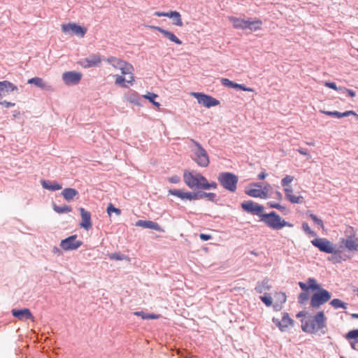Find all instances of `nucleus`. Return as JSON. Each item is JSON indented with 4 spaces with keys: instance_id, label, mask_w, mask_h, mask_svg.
Listing matches in <instances>:
<instances>
[{
    "instance_id": "obj_27",
    "label": "nucleus",
    "mask_w": 358,
    "mask_h": 358,
    "mask_svg": "<svg viewBox=\"0 0 358 358\" xmlns=\"http://www.w3.org/2000/svg\"><path fill=\"white\" fill-rule=\"evenodd\" d=\"M62 196L66 201L72 200L78 194V192L73 188H66L62 192Z\"/></svg>"
},
{
    "instance_id": "obj_42",
    "label": "nucleus",
    "mask_w": 358,
    "mask_h": 358,
    "mask_svg": "<svg viewBox=\"0 0 358 358\" xmlns=\"http://www.w3.org/2000/svg\"><path fill=\"white\" fill-rule=\"evenodd\" d=\"M308 291H304L301 293L298 297V301L301 304H305L308 300L309 299V294L307 292Z\"/></svg>"
},
{
    "instance_id": "obj_57",
    "label": "nucleus",
    "mask_w": 358,
    "mask_h": 358,
    "mask_svg": "<svg viewBox=\"0 0 358 358\" xmlns=\"http://www.w3.org/2000/svg\"><path fill=\"white\" fill-rule=\"evenodd\" d=\"M176 11H170L168 13H166L165 17H168L169 18H173L174 15H176Z\"/></svg>"
},
{
    "instance_id": "obj_64",
    "label": "nucleus",
    "mask_w": 358,
    "mask_h": 358,
    "mask_svg": "<svg viewBox=\"0 0 358 358\" xmlns=\"http://www.w3.org/2000/svg\"><path fill=\"white\" fill-rule=\"evenodd\" d=\"M357 51H358V49H357Z\"/></svg>"
},
{
    "instance_id": "obj_10",
    "label": "nucleus",
    "mask_w": 358,
    "mask_h": 358,
    "mask_svg": "<svg viewBox=\"0 0 358 358\" xmlns=\"http://www.w3.org/2000/svg\"><path fill=\"white\" fill-rule=\"evenodd\" d=\"M190 94L196 98L199 104L206 108H210L220 104V101L211 96L201 92H191Z\"/></svg>"
},
{
    "instance_id": "obj_9",
    "label": "nucleus",
    "mask_w": 358,
    "mask_h": 358,
    "mask_svg": "<svg viewBox=\"0 0 358 358\" xmlns=\"http://www.w3.org/2000/svg\"><path fill=\"white\" fill-rule=\"evenodd\" d=\"M311 243L317 248L321 252L328 254L335 252L334 245L328 239L324 238H316L311 241Z\"/></svg>"
},
{
    "instance_id": "obj_48",
    "label": "nucleus",
    "mask_w": 358,
    "mask_h": 358,
    "mask_svg": "<svg viewBox=\"0 0 358 358\" xmlns=\"http://www.w3.org/2000/svg\"><path fill=\"white\" fill-rule=\"evenodd\" d=\"M326 87H328L332 90H336V91H341L343 90V87H338L335 83L331 82H326L324 83Z\"/></svg>"
},
{
    "instance_id": "obj_53",
    "label": "nucleus",
    "mask_w": 358,
    "mask_h": 358,
    "mask_svg": "<svg viewBox=\"0 0 358 358\" xmlns=\"http://www.w3.org/2000/svg\"><path fill=\"white\" fill-rule=\"evenodd\" d=\"M203 196L208 197L209 199H213L215 197V194H213V193H209V194L203 193L202 194H199V198H201Z\"/></svg>"
},
{
    "instance_id": "obj_23",
    "label": "nucleus",
    "mask_w": 358,
    "mask_h": 358,
    "mask_svg": "<svg viewBox=\"0 0 358 358\" xmlns=\"http://www.w3.org/2000/svg\"><path fill=\"white\" fill-rule=\"evenodd\" d=\"M135 225L139 227L154 229L158 231H163V229L157 222L150 220H139L136 222Z\"/></svg>"
},
{
    "instance_id": "obj_35",
    "label": "nucleus",
    "mask_w": 358,
    "mask_h": 358,
    "mask_svg": "<svg viewBox=\"0 0 358 358\" xmlns=\"http://www.w3.org/2000/svg\"><path fill=\"white\" fill-rule=\"evenodd\" d=\"M53 209L57 213H69L72 211L71 207L64 205L63 206H58L57 205H53Z\"/></svg>"
},
{
    "instance_id": "obj_13",
    "label": "nucleus",
    "mask_w": 358,
    "mask_h": 358,
    "mask_svg": "<svg viewBox=\"0 0 358 358\" xmlns=\"http://www.w3.org/2000/svg\"><path fill=\"white\" fill-rule=\"evenodd\" d=\"M241 207L245 212L259 215V217L263 214L264 207L252 201L242 203Z\"/></svg>"
},
{
    "instance_id": "obj_44",
    "label": "nucleus",
    "mask_w": 358,
    "mask_h": 358,
    "mask_svg": "<svg viewBox=\"0 0 358 358\" xmlns=\"http://www.w3.org/2000/svg\"><path fill=\"white\" fill-rule=\"evenodd\" d=\"M107 213L110 216L113 213H115L117 215H120L121 214V210L119 208H115L113 204L110 203L107 208Z\"/></svg>"
},
{
    "instance_id": "obj_51",
    "label": "nucleus",
    "mask_w": 358,
    "mask_h": 358,
    "mask_svg": "<svg viewBox=\"0 0 358 358\" xmlns=\"http://www.w3.org/2000/svg\"><path fill=\"white\" fill-rule=\"evenodd\" d=\"M341 91L347 92L348 94V95L351 97H355L356 96L355 92H354L353 90H352L350 89L343 87V90H341Z\"/></svg>"
},
{
    "instance_id": "obj_20",
    "label": "nucleus",
    "mask_w": 358,
    "mask_h": 358,
    "mask_svg": "<svg viewBox=\"0 0 358 358\" xmlns=\"http://www.w3.org/2000/svg\"><path fill=\"white\" fill-rule=\"evenodd\" d=\"M147 27H148L151 29L157 30L158 31L162 33L166 38H167L169 41H171L178 45L182 44V41L173 33H172L168 30L164 29L163 28H162L160 27H157V26L150 25V26H147Z\"/></svg>"
},
{
    "instance_id": "obj_1",
    "label": "nucleus",
    "mask_w": 358,
    "mask_h": 358,
    "mask_svg": "<svg viewBox=\"0 0 358 358\" xmlns=\"http://www.w3.org/2000/svg\"><path fill=\"white\" fill-rule=\"evenodd\" d=\"M299 285L303 291L316 290L310 298V306L314 308H318L322 305L329 301L331 297V294L326 289L321 288L317 280L310 278L306 283L299 282Z\"/></svg>"
},
{
    "instance_id": "obj_4",
    "label": "nucleus",
    "mask_w": 358,
    "mask_h": 358,
    "mask_svg": "<svg viewBox=\"0 0 358 358\" xmlns=\"http://www.w3.org/2000/svg\"><path fill=\"white\" fill-rule=\"evenodd\" d=\"M260 220L264 222L268 227L275 230H279L285 227H293L292 224L286 222L275 211L269 213H263L260 215Z\"/></svg>"
},
{
    "instance_id": "obj_60",
    "label": "nucleus",
    "mask_w": 358,
    "mask_h": 358,
    "mask_svg": "<svg viewBox=\"0 0 358 358\" xmlns=\"http://www.w3.org/2000/svg\"><path fill=\"white\" fill-rule=\"evenodd\" d=\"M301 155H308V153L307 152L306 150H303V149H299L297 150Z\"/></svg>"
},
{
    "instance_id": "obj_30",
    "label": "nucleus",
    "mask_w": 358,
    "mask_h": 358,
    "mask_svg": "<svg viewBox=\"0 0 358 358\" xmlns=\"http://www.w3.org/2000/svg\"><path fill=\"white\" fill-rule=\"evenodd\" d=\"M332 254L333 255L329 257V260L332 262L334 264L341 263L342 261H345L350 258L346 255L343 257L336 249L335 252Z\"/></svg>"
},
{
    "instance_id": "obj_56",
    "label": "nucleus",
    "mask_w": 358,
    "mask_h": 358,
    "mask_svg": "<svg viewBox=\"0 0 358 358\" xmlns=\"http://www.w3.org/2000/svg\"><path fill=\"white\" fill-rule=\"evenodd\" d=\"M274 195L275 198L278 201H281L282 199V194L279 191L275 192Z\"/></svg>"
},
{
    "instance_id": "obj_46",
    "label": "nucleus",
    "mask_w": 358,
    "mask_h": 358,
    "mask_svg": "<svg viewBox=\"0 0 358 358\" xmlns=\"http://www.w3.org/2000/svg\"><path fill=\"white\" fill-rule=\"evenodd\" d=\"M309 217L315 224L320 225L322 229L324 228V223L321 219L318 218L313 213H310Z\"/></svg>"
},
{
    "instance_id": "obj_21",
    "label": "nucleus",
    "mask_w": 358,
    "mask_h": 358,
    "mask_svg": "<svg viewBox=\"0 0 358 358\" xmlns=\"http://www.w3.org/2000/svg\"><path fill=\"white\" fill-rule=\"evenodd\" d=\"M101 62V58L99 55L93 54L85 58L81 62V64L85 68H91L98 66Z\"/></svg>"
},
{
    "instance_id": "obj_47",
    "label": "nucleus",
    "mask_w": 358,
    "mask_h": 358,
    "mask_svg": "<svg viewBox=\"0 0 358 358\" xmlns=\"http://www.w3.org/2000/svg\"><path fill=\"white\" fill-rule=\"evenodd\" d=\"M302 229L303 230L308 234L311 235L312 236H315V233L310 229L308 224L307 222H303L302 224Z\"/></svg>"
},
{
    "instance_id": "obj_31",
    "label": "nucleus",
    "mask_w": 358,
    "mask_h": 358,
    "mask_svg": "<svg viewBox=\"0 0 358 358\" xmlns=\"http://www.w3.org/2000/svg\"><path fill=\"white\" fill-rule=\"evenodd\" d=\"M262 22L260 20H256L254 21L248 20L246 24V29H249L251 31H257L261 29Z\"/></svg>"
},
{
    "instance_id": "obj_19",
    "label": "nucleus",
    "mask_w": 358,
    "mask_h": 358,
    "mask_svg": "<svg viewBox=\"0 0 358 358\" xmlns=\"http://www.w3.org/2000/svg\"><path fill=\"white\" fill-rule=\"evenodd\" d=\"M285 194V197L287 201L292 203H303L304 202V198L301 195H294L293 194V189L291 186L283 189Z\"/></svg>"
},
{
    "instance_id": "obj_14",
    "label": "nucleus",
    "mask_w": 358,
    "mask_h": 358,
    "mask_svg": "<svg viewBox=\"0 0 358 358\" xmlns=\"http://www.w3.org/2000/svg\"><path fill=\"white\" fill-rule=\"evenodd\" d=\"M82 73L76 71H67L62 74V79L67 85H73L79 83L82 78Z\"/></svg>"
},
{
    "instance_id": "obj_11",
    "label": "nucleus",
    "mask_w": 358,
    "mask_h": 358,
    "mask_svg": "<svg viewBox=\"0 0 358 358\" xmlns=\"http://www.w3.org/2000/svg\"><path fill=\"white\" fill-rule=\"evenodd\" d=\"M61 29L65 34H73L80 37H83L87 32L85 27H83L73 22L63 24L61 26Z\"/></svg>"
},
{
    "instance_id": "obj_62",
    "label": "nucleus",
    "mask_w": 358,
    "mask_h": 358,
    "mask_svg": "<svg viewBox=\"0 0 358 358\" xmlns=\"http://www.w3.org/2000/svg\"><path fill=\"white\" fill-rule=\"evenodd\" d=\"M305 315H306V313L304 312L301 311L299 313H297L296 317H300L304 316Z\"/></svg>"
},
{
    "instance_id": "obj_49",
    "label": "nucleus",
    "mask_w": 358,
    "mask_h": 358,
    "mask_svg": "<svg viewBox=\"0 0 358 358\" xmlns=\"http://www.w3.org/2000/svg\"><path fill=\"white\" fill-rule=\"evenodd\" d=\"M275 296L278 298V300L281 304L286 301V295L283 292L277 293Z\"/></svg>"
},
{
    "instance_id": "obj_43",
    "label": "nucleus",
    "mask_w": 358,
    "mask_h": 358,
    "mask_svg": "<svg viewBox=\"0 0 358 358\" xmlns=\"http://www.w3.org/2000/svg\"><path fill=\"white\" fill-rule=\"evenodd\" d=\"M176 15L173 16V24L174 25L182 27L183 25L182 20L181 18V15L179 12L176 11Z\"/></svg>"
},
{
    "instance_id": "obj_58",
    "label": "nucleus",
    "mask_w": 358,
    "mask_h": 358,
    "mask_svg": "<svg viewBox=\"0 0 358 358\" xmlns=\"http://www.w3.org/2000/svg\"><path fill=\"white\" fill-rule=\"evenodd\" d=\"M166 13L157 11L155 13V15L157 17H165Z\"/></svg>"
},
{
    "instance_id": "obj_54",
    "label": "nucleus",
    "mask_w": 358,
    "mask_h": 358,
    "mask_svg": "<svg viewBox=\"0 0 358 358\" xmlns=\"http://www.w3.org/2000/svg\"><path fill=\"white\" fill-rule=\"evenodd\" d=\"M267 176V173L264 171H262L257 176V178L259 180H264Z\"/></svg>"
},
{
    "instance_id": "obj_40",
    "label": "nucleus",
    "mask_w": 358,
    "mask_h": 358,
    "mask_svg": "<svg viewBox=\"0 0 358 358\" xmlns=\"http://www.w3.org/2000/svg\"><path fill=\"white\" fill-rule=\"evenodd\" d=\"M136 315L141 316L143 319H158L159 316L155 314H145L143 311L134 313Z\"/></svg>"
},
{
    "instance_id": "obj_45",
    "label": "nucleus",
    "mask_w": 358,
    "mask_h": 358,
    "mask_svg": "<svg viewBox=\"0 0 358 358\" xmlns=\"http://www.w3.org/2000/svg\"><path fill=\"white\" fill-rule=\"evenodd\" d=\"M259 298L266 306L269 307L272 305L273 300L270 295L264 294L263 296H260Z\"/></svg>"
},
{
    "instance_id": "obj_41",
    "label": "nucleus",
    "mask_w": 358,
    "mask_h": 358,
    "mask_svg": "<svg viewBox=\"0 0 358 358\" xmlns=\"http://www.w3.org/2000/svg\"><path fill=\"white\" fill-rule=\"evenodd\" d=\"M294 177L292 176L287 175L281 180V185L284 188L289 187L290 183L294 180Z\"/></svg>"
},
{
    "instance_id": "obj_37",
    "label": "nucleus",
    "mask_w": 358,
    "mask_h": 358,
    "mask_svg": "<svg viewBox=\"0 0 358 358\" xmlns=\"http://www.w3.org/2000/svg\"><path fill=\"white\" fill-rule=\"evenodd\" d=\"M114 77L115 78V85L122 86L123 87H127V85L125 84V83H127V80H129V78H125L122 76L120 75H115Z\"/></svg>"
},
{
    "instance_id": "obj_6",
    "label": "nucleus",
    "mask_w": 358,
    "mask_h": 358,
    "mask_svg": "<svg viewBox=\"0 0 358 358\" xmlns=\"http://www.w3.org/2000/svg\"><path fill=\"white\" fill-rule=\"evenodd\" d=\"M345 237L340 239L341 246L348 251L358 252V236L352 227H347L345 230Z\"/></svg>"
},
{
    "instance_id": "obj_32",
    "label": "nucleus",
    "mask_w": 358,
    "mask_h": 358,
    "mask_svg": "<svg viewBox=\"0 0 358 358\" xmlns=\"http://www.w3.org/2000/svg\"><path fill=\"white\" fill-rule=\"evenodd\" d=\"M142 96L144 99H148L156 107L159 108L160 103L155 101V99L158 97V95L157 94L152 92H148L146 94H143Z\"/></svg>"
},
{
    "instance_id": "obj_7",
    "label": "nucleus",
    "mask_w": 358,
    "mask_h": 358,
    "mask_svg": "<svg viewBox=\"0 0 358 358\" xmlns=\"http://www.w3.org/2000/svg\"><path fill=\"white\" fill-rule=\"evenodd\" d=\"M271 189V186L269 184L262 187L260 182H252L246 187L245 193L251 197L266 199L268 198V192Z\"/></svg>"
},
{
    "instance_id": "obj_17",
    "label": "nucleus",
    "mask_w": 358,
    "mask_h": 358,
    "mask_svg": "<svg viewBox=\"0 0 358 358\" xmlns=\"http://www.w3.org/2000/svg\"><path fill=\"white\" fill-rule=\"evenodd\" d=\"M273 322L275 325L282 331H286L287 329L293 325V320L289 317L288 313H285L282 315L281 320L277 318H273Z\"/></svg>"
},
{
    "instance_id": "obj_52",
    "label": "nucleus",
    "mask_w": 358,
    "mask_h": 358,
    "mask_svg": "<svg viewBox=\"0 0 358 358\" xmlns=\"http://www.w3.org/2000/svg\"><path fill=\"white\" fill-rule=\"evenodd\" d=\"M180 180V178L178 176H173L169 178V181L171 183H178Z\"/></svg>"
},
{
    "instance_id": "obj_2",
    "label": "nucleus",
    "mask_w": 358,
    "mask_h": 358,
    "mask_svg": "<svg viewBox=\"0 0 358 358\" xmlns=\"http://www.w3.org/2000/svg\"><path fill=\"white\" fill-rule=\"evenodd\" d=\"M183 179L185 183L191 189L198 188L209 189L216 187L215 182L208 183L206 178L193 171H185Z\"/></svg>"
},
{
    "instance_id": "obj_3",
    "label": "nucleus",
    "mask_w": 358,
    "mask_h": 358,
    "mask_svg": "<svg viewBox=\"0 0 358 358\" xmlns=\"http://www.w3.org/2000/svg\"><path fill=\"white\" fill-rule=\"evenodd\" d=\"M326 320L324 312H318L311 320L303 322L301 329L305 332L315 334L326 327Z\"/></svg>"
},
{
    "instance_id": "obj_18",
    "label": "nucleus",
    "mask_w": 358,
    "mask_h": 358,
    "mask_svg": "<svg viewBox=\"0 0 358 358\" xmlns=\"http://www.w3.org/2000/svg\"><path fill=\"white\" fill-rule=\"evenodd\" d=\"M169 193L181 199L194 200L199 199V194L192 192H185L180 189H170Z\"/></svg>"
},
{
    "instance_id": "obj_63",
    "label": "nucleus",
    "mask_w": 358,
    "mask_h": 358,
    "mask_svg": "<svg viewBox=\"0 0 358 358\" xmlns=\"http://www.w3.org/2000/svg\"><path fill=\"white\" fill-rule=\"evenodd\" d=\"M352 316H353V317H357V318H358V314H354Z\"/></svg>"
},
{
    "instance_id": "obj_26",
    "label": "nucleus",
    "mask_w": 358,
    "mask_h": 358,
    "mask_svg": "<svg viewBox=\"0 0 358 358\" xmlns=\"http://www.w3.org/2000/svg\"><path fill=\"white\" fill-rule=\"evenodd\" d=\"M41 185L43 188L51 191H56L62 188V185L57 182H50L49 180H43Z\"/></svg>"
},
{
    "instance_id": "obj_36",
    "label": "nucleus",
    "mask_w": 358,
    "mask_h": 358,
    "mask_svg": "<svg viewBox=\"0 0 358 358\" xmlns=\"http://www.w3.org/2000/svg\"><path fill=\"white\" fill-rule=\"evenodd\" d=\"M108 257L111 260H129V258L127 256L121 255L119 252L110 254L108 255Z\"/></svg>"
},
{
    "instance_id": "obj_8",
    "label": "nucleus",
    "mask_w": 358,
    "mask_h": 358,
    "mask_svg": "<svg viewBox=\"0 0 358 358\" xmlns=\"http://www.w3.org/2000/svg\"><path fill=\"white\" fill-rule=\"evenodd\" d=\"M191 141L194 145V148L192 150L194 154L193 159L199 166L206 167L209 164L208 153L198 142L194 140H191Z\"/></svg>"
},
{
    "instance_id": "obj_12",
    "label": "nucleus",
    "mask_w": 358,
    "mask_h": 358,
    "mask_svg": "<svg viewBox=\"0 0 358 358\" xmlns=\"http://www.w3.org/2000/svg\"><path fill=\"white\" fill-rule=\"evenodd\" d=\"M83 245V242L77 240V236L73 235L64 240L60 243V247L66 251L75 250Z\"/></svg>"
},
{
    "instance_id": "obj_39",
    "label": "nucleus",
    "mask_w": 358,
    "mask_h": 358,
    "mask_svg": "<svg viewBox=\"0 0 358 358\" xmlns=\"http://www.w3.org/2000/svg\"><path fill=\"white\" fill-rule=\"evenodd\" d=\"M126 99L130 103L139 105V98L137 93L136 92L128 94L126 96Z\"/></svg>"
},
{
    "instance_id": "obj_28",
    "label": "nucleus",
    "mask_w": 358,
    "mask_h": 358,
    "mask_svg": "<svg viewBox=\"0 0 358 358\" xmlns=\"http://www.w3.org/2000/svg\"><path fill=\"white\" fill-rule=\"evenodd\" d=\"M229 20L232 22V24L235 28L242 29H246V24H247L248 20L241 19V18H236V17H230Z\"/></svg>"
},
{
    "instance_id": "obj_55",
    "label": "nucleus",
    "mask_w": 358,
    "mask_h": 358,
    "mask_svg": "<svg viewBox=\"0 0 358 358\" xmlns=\"http://www.w3.org/2000/svg\"><path fill=\"white\" fill-rule=\"evenodd\" d=\"M199 236H200L201 239L203 241H208L211 238V236L210 235L204 234H201L199 235Z\"/></svg>"
},
{
    "instance_id": "obj_34",
    "label": "nucleus",
    "mask_w": 358,
    "mask_h": 358,
    "mask_svg": "<svg viewBox=\"0 0 358 358\" xmlns=\"http://www.w3.org/2000/svg\"><path fill=\"white\" fill-rule=\"evenodd\" d=\"M345 338L348 341H353L358 343V329H354L348 331L345 334Z\"/></svg>"
},
{
    "instance_id": "obj_16",
    "label": "nucleus",
    "mask_w": 358,
    "mask_h": 358,
    "mask_svg": "<svg viewBox=\"0 0 358 358\" xmlns=\"http://www.w3.org/2000/svg\"><path fill=\"white\" fill-rule=\"evenodd\" d=\"M238 178L234 173H225V189L234 192L237 188Z\"/></svg>"
},
{
    "instance_id": "obj_59",
    "label": "nucleus",
    "mask_w": 358,
    "mask_h": 358,
    "mask_svg": "<svg viewBox=\"0 0 358 358\" xmlns=\"http://www.w3.org/2000/svg\"><path fill=\"white\" fill-rule=\"evenodd\" d=\"M350 341V346L351 348L353 349V350H357L356 348V345L357 343H358L356 341Z\"/></svg>"
},
{
    "instance_id": "obj_61",
    "label": "nucleus",
    "mask_w": 358,
    "mask_h": 358,
    "mask_svg": "<svg viewBox=\"0 0 358 358\" xmlns=\"http://www.w3.org/2000/svg\"><path fill=\"white\" fill-rule=\"evenodd\" d=\"M219 181L224 185V173H221L218 178Z\"/></svg>"
},
{
    "instance_id": "obj_38",
    "label": "nucleus",
    "mask_w": 358,
    "mask_h": 358,
    "mask_svg": "<svg viewBox=\"0 0 358 358\" xmlns=\"http://www.w3.org/2000/svg\"><path fill=\"white\" fill-rule=\"evenodd\" d=\"M330 304L336 309L338 308H346V304L343 303L341 300L338 299H334L331 302Z\"/></svg>"
},
{
    "instance_id": "obj_33",
    "label": "nucleus",
    "mask_w": 358,
    "mask_h": 358,
    "mask_svg": "<svg viewBox=\"0 0 358 358\" xmlns=\"http://www.w3.org/2000/svg\"><path fill=\"white\" fill-rule=\"evenodd\" d=\"M271 288V286L268 284V280H265L262 282L261 284L258 285L255 287V290L259 293H262L266 290H269Z\"/></svg>"
},
{
    "instance_id": "obj_5",
    "label": "nucleus",
    "mask_w": 358,
    "mask_h": 358,
    "mask_svg": "<svg viewBox=\"0 0 358 358\" xmlns=\"http://www.w3.org/2000/svg\"><path fill=\"white\" fill-rule=\"evenodd\" d=\"M106 62L110 64L114 69L120 70L122 75L129 76V80H127V83L131 85L133 84L134 81V78L132 73L134 71V67L131 64L115 57H108L106 59Z\"/></svg>"
},
{
    "instance_id": "obj_24",
    "label": "nucleus",
    "mask_w": 358,
    "mask_h": 358,
    "mask_svg": "<svg viewBox=\"0 0 358 358\" xmlns=\"http://www.w3.org/2000/svg\"><path fill=\"white\" fill-rule=\"evenodd\" d=\"M27 83L34 85L35 86L42 90H52V87L48 84L43 78L39 77H34L29 79Z\"/></svg>"
},
{
    "instance_id": "obj_29",
    "label": "nucleus",
    "mask_w": 358,
    "mask_h": 358,
    "mask_svg": "<svg viewBox=\"0 0 358 358\" xmlns=\"http://www.w3.org/2000/svg\"><path fill=\"white\" fill-rule=\"evenodd\" d=\"M225 86H228L232 88L239 89L243 91L246 92H254V90L252 88L247 87L243 85L237 84L235 83H233L232 81L229 80L227 78H225Z\"/></svg>"
},
{
    "instance_id": "obj_50",
    "label": "nucleus",
    "mask_w": 358,
    "mask_h": 358,
    "mask_svg": "<svg viewBox=\"0 0 358 358\" xmlns=\"http://www.w3.org/2000/svg\"><path fill=\"white\" fill-rule=\"evenodd\" d=\"M268 205H269V206L271 208H276V209L280 210L281 211L285 209V207L281 206L280 204H279L278 203L269 202Z\"/></svg>"
},
{
    "instance_id": "obj_25",
    "label": "nucleus",
    "mask_w": 358,
    "mask_h": 358,
    "mask_svg": "<svg viewBox=\"0 0 358 358\" xmlns=\"http://www.w3.org/2000/svg\"><path fill=\"white\" fill-rule=\"evenodd\" d=\"M321 112L329 115V116H334L337 118H342L344 117H348L350 115H355L358 118V114H356L353 110H348V111H345L344 113H340L338 111H321Z\"/></svg>"
},
{
    "instance_id": "obj_15",
    "label": "nucleus",
    "mask_w": 358,
    "mask_h": 358,
    "mask_svg": "<svg viewBox=\"0 0 358 358\" xmlns=\"http://www.w3.org/2000/svg\"><path fill=\"white\" fill-rule=\"evenodd\" d=\"M79 211L81 216V222H80V227L88 231L92 227L91 213L85 210L84 208H80Z\"/></svg>"
},
{
    "instance_id": "obj_22",
    "label": "nucleus",
    "mask_w": 358,
    "mask_h": 358,
    "mask_svg": "<svg viewBox=\"0 0 358 358\" xmlns=\"http://www.w3.org/2000/svg\"><path fill=\"white\" fill-rule=\"evenodd\" d=\"M12 314L14 317L18 318L20 320H31V321L34 320V317L28 308H24L21 310H15L13 309L12 310Z\"/></svg>"
}]
</instances>
